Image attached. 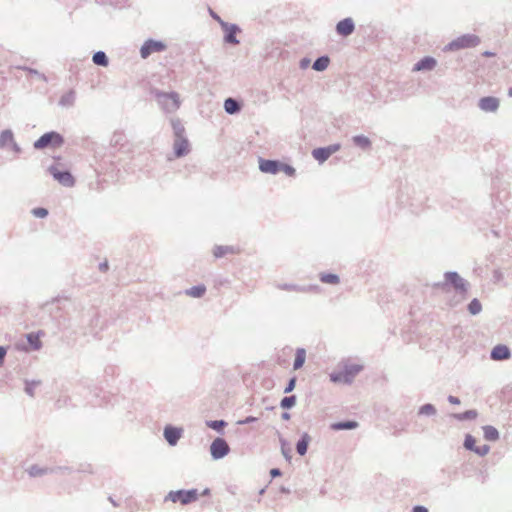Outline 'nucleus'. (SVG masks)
Wrapping results in <instances>:
<instances>
[{
    "mask_svg": "<svg viewBox=\"0 0 512 512\" xmlns=\"http://www.w3.org/2000/svg\"><path fill=\"white\" fill-rule=\"evenodd\" d=\"M155 98H156L158 105L166 113L176 112L181 105L180 96L177 92H174V91L164 92V91L157 90V91H155Z\"/></svg>",
    "mask_w": 512,
    "mask_h": 512,
    "instance_id": "nucleus-1",
    "label": "nucleus"
},
{
    "mask_svg": "<svg viewBox=\"0 0 512 512\" xmlns=\"http://www.w3.org/2000/svg\"><path fill=\"white\" fill-rule=\"evenodd\" d=\"M480 38L475 34H464L449 42L445 51H458L461 49L476 47L480 44Z\"/></svg>",
    "mask_w": 512,
    "mask_h": 512,
    "instance_id": "nucleus-2",
    "label": "nucleus"
},
{
    "mask_svg": "<svg viewBox=\"0 0 512 512\" xmlns=\"http://www.w3.org/2000/svg\"><path fill=\"white\" fill-rule=\"evenodd\" d=\"M362 370L359 364H346L343 371L330 374V380L334 383L351 384L354 377Z\"/></svg>",
    "mask_w": 512,
    "mask_h": 512,
    "instance_id": "nucleus-3",
    "label": "nucleus"
},
{
    "mask_svg": "<svg viewBox=\"0 0 512 512\" xmlns=\"http://www.w3.org/2000/svg\"><path fill=\"white\" fill-rule=\"evenodd\" d=\"M198 490L197 489H190V490H176V491H170L165 496V501H171V502H180L182 505H188L192 502H195L198 499Z\"/></svg>",
    "mask_w": 512,
    "mask_h": 512,
    "instance_id": "nucleus-4",
    "label": "nucleus"
},
{
    "mask_svg": "<svg viewBox=\"0 0 512 512\" xmlns=\"http://www.w3.org/2000/svg\"><path fill=\"white\" fill-rule=\"evenodd\" d=\"M64 143V138L61 134L55 131H50L43 134L37 139L33 146L37 150H42L48 147H60Z\"/></svg>",
    "mask_w": 512,
    "mask_h": 512,
    "instance_id": "nucleus-5",
    "label": "nucleus"
},
{
    "mask_svg": "<svg viewBox=\"0 0 512 512\" xmlns=\"http://www.w3.org/2000/svg\"><path fill=\"white\" fill-rule=\"evenodd\" d=\"M166 47V44L162 41L148 39L140 48L141 58L147 59L153 53L163 52Z\"/></svg>",
    "mask_w": 512,
    "mask_h": 512,
    "instance_id": "nucleus-6",
    "label": "nucleus"
},
{
    "mask_svg": "<svg viewBox=\"0 0 512 512\" xmlns=\"http://www.w3.org/2000/svg\"><path fill=\"white\" fill-rule=\"evenodd\" d=\"M229 452L230 447L225 439L218 437L212 441L210 445V454L214 460L224 458Z\"/></svg>",
    "mask_w": 512,
    "mask_h": 512,
    "instance_id": "nucleus-7",
    "label": "nucleus"
},
{
    "mask_svg": "<svg viewBox=\"0 0 512 512\" xmlns=\"http://www.w3.org/2000/svg\"><path fill=\"white\" fill-rule=\"evenodd\" d=\"M69 473L70 468L69 467H41L39 465H32L28 469V473L31 477H40L46 474H52V473Z\"/></svg>",
    "mask_w": 512,
    "mask_h": 512,
    "instance_id": "nucleus-8",
    "label": "nucleus"
},
{
    "mask_svg": "<svg viewBox=\"0 0 512 512\" xmlns=\"http://www.w3.org/2000/svg\"><path fill=\"white\" fill-rule=\"evenodd\" d=\"M49 172L53 178L65 187H72L75 184L74 177L69 171H60L56 166H50Z\"/></svg>",
    "mask_w": 512,
    "mask_h": 512,
    "instance_id": "nucleus-9",
    "label": "nucleus"
},
{
    "mask_svg": "<svg viewBox=\"0 0 512 512\" xmlns=\"http://www.w3.org/2000/svg\"><path fill=\"white\" fill-rule=\"evenodd\" d=\"M221 28L224 32V42L233 45L239 44V40L236 38L237 33L240 32L238 25L226 22L222 23Z\"/></svg>",
    "mask_w": 512,
    "mask_h": 512,
    "instance_id": "nucleus-10",
    "label": "nucleus"
},
{
    "mask_svg": "<svg viewBox=\"0 0 512 512\" xmlns=\"http://www.w3.org/2000/svg\"><path fill=\"white\" fill-rule=\"evenodd\" d=\"M183 429L172 425L164 428V438L170 446H175L182 437Z\"/></svg>",
    "mask_w": 512,
    "mask_h": 512,
    "instance_id": "nucleus-11",
    "label": "nucleus"
},
{
    "mask_svg": "<svg viewBox=\"0 0 512 512\" xmlns=\"http://www.w3.org/2000/svg\"><path fill=\"white\" fill-rule=\"evenodd\" d=\"M259 169L263 173L275 175L281 172V162L278 160L260 158Z\"/></svg>",
    "mask_w": 512,
    "mask_h": 512,
    "instance_id": "nucleus-12",
    "label": "nucleus"
},
{
    "mask_svg": "<svg viewBox=\"0 0 512 512\" xmlns=\"http://www.w3.org/2000/svg\"><path fill=\"white\" fill-rule=\"evenodd\" d=\"M499 106V99L493 96L482 97L478 101V107L484 112H496Z\"/></svg>",
    "mask_w": 512,
    "mask_h": 512,
    "instance_id": "nucleus-13",
    "label": "nucleus"
},
{
    "mask_svg": "<svg viewBox=\"0 0 512 512\" xmlns=\"http://www.w3.org/2000/svg\"><path fill=\"white\" fill-rule=\"evenodd\" d=\"M444 277L446 282L452 284L455 289L462 292L467 291L468 283L457 272H446Z\"/></svg>",
    "mask_w": 512,
    "mask_h": 512,
    "instance_id": "nucleus-14",
    "label": "nucleus"
},
{
    "mask_svg": "<svg viewBox=\"0 0 512 512\" xmlns=\"http://www.w3.org/2000/svg\"><path fill=\"white\" fill-rule=\"evenodd\" d=\"M355 30V24L352 18H345L336 24V32L343 37L350 36Z\"/></svg>",
    "mask_w": 512,
    "mask_h": 512,
    "instance_id": "nucleus-15",
    "label": "nucleus"
},
{
    "mask_svg": "<svg viewBox=\"0 0 512 512\" xmlns=\"http://www.w3.org/2000/svg\"><path fill=\"white\" fill-rule=\"evenodd\" d=\"M511 357V351L508 346L503 344L496 345L490 353V358L494 361L507 360Z\"/></svg>",
    "mask_w": 512,
    "mask_h": 512,
    "instance_id": "nucleus-16",
    "label": "nucleus"
},
{
    "mask_svg": "<svg viewBox=\"0 0 512 512\" xmlns=\"http://www.w3.org/2000/svg\"><path fill=\"white\" fill-rule=\"evenodd\" d=\"M174 153L176 157L180 158L189 152V142L186 137H179L174 139Z\"/></svg>",
    "mask_w": 512,
    "mask_h": 512,
    "instance_id": "nucleus-17",
    "label": "nucleus"
},
{
    "mask_svg": "<svg viewBox=\"0 0 512 512\" xmlns=\"http://www.w3.org/2000/svg\"><path fill=\"white\" fill-rule=\"evenodd\" d=\"M437 65V61L435 58L431 56H426L420 59L413 67V71H431Z\"/></svg>",
    "mask_w": 512,
    "mask_h": 512,
    "instance_id": "nucleus-18",
    "label": "nucleus"
},
{
    "mask_svg": "<svg viewBox=\"0 0 512 512\" xmlns=\"http://www.w3.org/2000/svg\"><path fill=\"white\" fill-rule=\"evenodd\" d=\"M278 288L281 290L295 291V292H300V293H307V292L316 291L319 289V287L315 286V285L300 286V285L287 284V283L279 284Z\"/></svg>",
    "mask_w": 512,
    "mask_h": 512,
    "instance_id": "nucleus-19",
    "label": "nucleus"
},
{
    "mask_svg": "<svg viewBox=\"0 0 512 512\" xmlns=\"http://www.w3.org/2000/svg\"><path fill=\"white\" fill-rule=\"evenodd\" d=\"M224 110L227 114L230 115L237 114L241 110V104L234 98H227L224 101Z\"/></svg>",
    "mask_w": 512,
    "mask_h": 512,
    "instance_id": "nucleus-20",
    "label": "nucleus"
},
{
    "mask_svg": "<svg viewBox=\"0 0 512 512\" xmlns=\"http://www.w3.org/2000/svg\"><path fill=\"white\" fill-rule=\"evenodd\" d=\"M359 426V423L354 420L340 421L331 424V429L334 431L340 430H353Z\"/></svg>",
    "mask_w": 512,
    "mask_h": 512,
    "instance_id": "nucleus-21",
    "label": "nucleus"
},
{
    "mask_svg": "<svg viewBox=\"0 0 512 512\" xmlns=\"http://www.w3.org/2000/svg\"><path fill=\"white\" fill-rule=\"evenodd\" d=\"M14 141L15 139L12 130L5 129L0 133V148L8 149Z\"/></svg>",
    "mask_w": 512,
    "mask_h": 512,
    "instance_id": "nucleus-22",
    "label": "nucleus"
},
{
    "mask_svg": "<svg viewBox=\"0 0 512 512\" xmlns=\"http://www.w3.org/2000/svg\"><path fill=\"white\" fill-rule=\"evenodd\" d=\"M311 441V437L308 433H303L301 438L296 443V451L299 455L303 456L307 453L308 445Z\"/></svg>",
    "mask_w": 512,
    "mask_h": 512,
    "instance_id": "nucleus-23",
    "label": "nucleus"
},
{
    "mask_svg": "<svg viewBox=\"0 0 512 512\" xmlns=\"http://www.w3.org/2000/svg\"><path fill=\"white\" fill-rule=\"evenodd\" d=\"M76 100V93L74 90H70L63 94L59 100V105L64 108H71Z\"/></svg>",
    "mask_w": 512,
    "mask_h": 512,
    "instance_id": "nucleus-24",
    "label": "nucleus"
},
{
    "mask_svg": "<svg viewBox=\"0 0 512 512\" xmlns=\"http://www.w3.org/2000/svg\"><path fill=\"white\" fill-rule=\"evenodd\" d=\"M352 141L355 146L359 147L360 149H362L364 151L369 150L372 146L371 140L365 135L353 136Z\"/></svg>",
    "mask_w": 512,
    "mask_h": 512,
    "instance_id": "nucleus-25",
    "label": "nucleus"
},
{
    "mask_svg": "<svg viewBox=\"0 0 512 512\" xmlns=\"http://www.w3.org/2000/svg\"><path fill=\"white\" fill-rule=\"evenodd\" d=\"M329 63L330 58L328 56H320L313 62L312 68L315 71L322 72L328 68Z\"/></svg>",
    "mask_w": 512,
    "mask_h": 512,
    "instance_id": "nucleus-26",
    "label": "nucleus"
},
{
    "mask_svg": "<svg viewBox=\"0 0 512 512\" xmlns=\"http://www.w3.org/2000/svg\"><path fill=\"white\" fill-rule=\"evenodd\" d=\"M234 253H236V249L233 246L218 245V246H215V248L213 250V255L216 258H221V257L225 256L226 254H234Z\"/></svg>",
    "mask_w": 512,
    "mask_h": 512,
    "instance_id": "nucleus-27",
    "label": "nucleus"
},
{
    "mask_svg": "<svg viewBox=\"0 0 512 512\" xmlns=\"http://www.w3.org/2000/svg\"><path fill=\"white\" fill-rule=\"evenodd\" d=\"M92 61L94 64L102 67H106L109 64V59L105 52L97 51L93 54Z\"/></svg>",
    "mask_w": 512,
    "mask_h": 512,
    "instance_id": "nucleus-28",
    "label": "nucleus"
},
{
    "mask_svg": "<svg viewBox=\"0 0 512 512\" xmlns=\"http://www.w3.org/2000/svg\"><path fill=\"white\" fill-rule=\"evenodd\" d=\"M312 156L319 163L325 162L330 157L329 152L327 151V149L325 147H319V148L313 149Z\"/></svg>",
    "mask_w": 512,
    "mask_h": 512,
    "instance_id": "nucleus-29",
    "label": "nucleus"
},
{
    "mask_svg": "<svg viewBox=\"0 0 512 512\" xmlns=\"http://www.w3.org/2000/svg\"><path fill=\"white\" fill-rule=\"evenodd\" d=\"M484 438L488 441H496L499 439L498 430L490 425H486L483 427Z\"/></svg>",
    "mask_w": 512,
    "mask_h": 512,
    "instance_id": "nucleus-30",
    "label": "nucleus"
},
{
    "mask_svg": "<svg viewBox=\"0 0 512 512\" xmlns=\"http://www.w3.org/2000/svg\"><path fill=\"white\" fill-rule=\"evenodd\" d=\"M206 292L204 285L193 286L185 291V294L193 298H201Z\"/></svg>",
    "mask_w": 512,
    "mask_h": 512,
    "instance_id": "nucleus-31",
    "label": "nucleus"
},
{
    "mask_svg": "<svg viewBox=\"0 0 512 512\" xmlns=\"http://www.w3.org/2000/svg\"><path fill=\"white\" fill-rule=\"evenodd\" d=\"M171 125L175 138L185 137V128L179 119H171Z\"/></svg>",
    "mask_w": 512,
    "mask_h": 512,
    "instance_id": "nucleus-32",
    "label": "nucleus"
},
{
    "mask_svg": "<svg viewBox=\"0 0 512 512\" xmlns=\"http://www.w3.org/2000/svg\"><path fill=\"white\" fill-rule=\"evenodd\" d=\"M305 358H306L305 350L303 348L297 349L296 355H295V359H294V363H293V368L295 370L300 369L303 366L304 362H305Z\"/></svg>",
    "mask_w": 512,
    "mask_h": 512,
    "instance_id": "nucleus-33",
    "label": "nucleus"
},
{
    "mask_svg": "<svg viewBox=\"0 0 512 512\" xmlns=\"http://www.w3.org/2000/svg\"><path fill=\"white\" fill-rule=\"evenodd\" d=\"M26 339L31 346L32 350L37 351L42 347V342L39 339V335L35 333H28Z\"/></svg>",
    "mask_w": 512,
    "mask_h": 512,
    "instance_id": "nucleus-34",
    "label": "nucleus"
},
{
    "mask_svg": "<svg viewBox=\"0 0 512 512\" xmlns=\"http://www.w3.org/2000/svg\"><path fill=\"white\" fill-rule=\"evenodd\" d=\"M320 280L323 283L332 284V285L338 284L340 281L339 276L336 274H332V273L320 274Z\"/></svg>",
    "mask_w": 512,
    "mask_h": 512,
    "instance_id": "nucleus-35",
    "label": "nucleus"
},
{
    "mask_svg": "<svg viewBox=\"0 0 512 512\" xmlns=\"http://www.w3.org/2000/svg\"><path fill=\"white\" fill-rule=\"evenodd\" d=\"M437 410L434 405L427 403L422 405L418 410V415H424V416H434L436 415Z\"/></svg>",
    "mask_w": 512,
    "mask_h": 512,
    "instance_id": "nucleus-36",
    "label": "nucleus"
},
{
    "mask_svg": "<svg viewBox=\"0 0 512 512\" xmlns=\"http://www.w3.org/2000/svg\"><path fill=\"white\" fill-rule=\"evenodd\" d=\"M478 413L476 410H467L463 413L454 414V418L459 421L472 420L477 417Z\"/></svg>",
    "mask_w": 512,
    "mask_h": 512,
    "instance_id": "nucleus-37",
    "label": "nucleus"
},
{
    "mask_svg": "<svg viewBox=\"0 0 512 512\" xmlns=\"http://www.w3.org/2000/svg\"><path fill=\"white\" fill-rule=\"evenodd\" d=\"M296 400H297V398L295 395L286 396L281 399L280 407L283 409H291L292 407L295 406Z\"/></svg>",
    "mask_w": 512,
    "mask_h": 512,
    "instance_id": "nucleus-38",
    "label": "nucleus"
},
{
    "mask_svg": "<svg viewBox=\"0 0 512 512\" xmlns=\"http://www.w3.org/2000/svg\"><path fill=\"white\" fill-rule=\"evenodd\" d=\"M206 425L217 432H222L227 423L224 420H210L206 422Z\"/></svg>",
    "mask_w": 512,
    "mask_h": 512,
    "instance_id": "nucleus-39",
    "label": "nucleus"
},
{
    "mask_svg": "<svg viewBox=\"0 0 512 512\" xmlns=\"http://www.w3.org/2000/svg\"><path fill=\"white\" fill-rule=\"evenodd\" d=\"M481 310H482V305H481L480 301L476 298L471 300V302L468 305L469 313L472 315H477L481 312Z\"/></svg>",
    "mask_w": 512,
    "mask_h": 512,
    "instance_id": "nucleus-40",
    "label": "nucleus"
},
{
    "mask_svg": "<svg viewBox=\"0 0 512 512\" xmlns=\"http://www.w3.org/2000/svg\"><path fill=\"white\" fill-rule=\"evenodd\" d=\"M40 383H41V382H40L39 380H37V381H36V380H33V381H28V380H26V381H25V389H24V390H25V392H26L29 396L33 397V396H34V389H35V387H37L38 385H40Z\"/></svg>",
    "mask_w": 512,
    "mask_h": 512,
    "instance_id": "nucleus-41",
    "label": "nucleus"
},
{
    "mask_svg": "<svg viewBox=\"0 0 512 512\" xmlns=\"http://www.w3.org/2000/svg\"><path fill=\"white\" fill-rule=\"evenodd\" d=\"M475 443H476V440H475V438L472 435L467 434L465 436V440H464V447H465V449L474 452L476 447H477L475 445Z\"/></svg>",
    "mask_w": 512,
    "mask_h": 512,
    "instance_id": "nucleus-42",
    "label": "nucleus"
},
{
    "mask_svg": "<svg viewBox=\"0 0 512 512\" xmlns=\"http://www.w3.org/2000/svg\"><path fill=\"white\" fill-rule=\"evenodd\" d=\"M280 443H281V451H282L283 456L287 460H289L291 458V455H290L291 449L286 447L288 445L287 441L283 438H280Z\"/></svg>",
    "mask_w": 512,
    "mask_h": 512,
    "instance_id": "nucleus-43",
    "label": "nucleus"
},
{
    "mask_svg": "<svg viewBox=\"0 0 512 512\" xmlns=\"http://www.w3.org/2000/svg\"><path fill=\"white\" fill-rule=\"evenodd\" d=\"M31 212L37 218H45L48 215V210L42 207L34 208Z\"/></svg>",
    "mask_w": 512,
    "mask_h": 512,
    "instance_id": "nucleus-44",
    "label": "nucleus"
},
{
    "mask_svg": "<svg viewBox=\"0 0 512 512\" xmlns=\"http://www.w3.org/2000/svg\"><path fill=\"white\" fill-rule=\"evenodd\" d=\"M490 447L488 445L477 446L474 453L479 456H485L489 453Z\"/></svg>",
    "mask_w": 512,
    "mask_h": 512,
    "instance_id": "nucleus-45",
    "label": "nucleus"
},
{
    "mask_svg": "<svg viewBox=\"0 0 512 512\" xmlns=\"http://www.w3.org/2000/svg\"><path fill=\"white\" fill-rule=\"evenodd\" d=\"M281 171L284 172L288 176H293L295 174V169L288 165L281 162Z\"/></svg>",
    "mask_w": 512,
    "mask_h": 512,
    "instance_id": "nucleus-46",
    "label": "nucleus"
},
{
    "mask_svg": "<svg viewBox=\"0 0 512 512\" xmlns=\"http://www.w3.org/2000/svg\"><path fill=\"white\" fill-rule=\"evenodd\" d=\"M295 385H296V378L293 377L291 378L289 381H288V384L287 386L285 387L284 389V393H290L294 390L295 388Z\"/></svg>",
    "mask_w": 512,
    "mask_h": 512,
    "instance_id": "nucleus-47",
    "label": "nucleus"
},
{
    "mask_svg": "<svg viewBox=\"0 0 512 512\" xmlns=\"http://www.w3.org/2000/svg\"><path fill=\"white\" fill-rule=\"evenodd\" d=\"M325 148L327 149V151L329 152V155L331 156L332 154H334L335 152L340 150L341 145L337 143V144L329 145Z\"/></svg>",
    "mask_w": 512,
    "mask_h": 512,
    "instance_id": "nucleus-48",
    "label": "nucleus"
},
{
    "mask_svg": "<svg viewBox=\"0 0 512 512\" xmlns=\"http://www.w3.org/2000/svg\"><path fill=\"white\" fill-rule=\"evenodd\" d=\"M24 70L28 71L30 74H33V75H37L40 79H42L43 81H46V77L44 74H41L39 73L37 70L35 69H32V68H27V67H24L23 68Z\"/></svg>",
    "mask_w": 512,
    "mask_h": 512,
    "instance_id": "nucleus-49",
    "label": "nucleus"
},
{
    "mask_svg": "<svg viewBox=\"0 0 512 512\" xmlns=\"http://www.w3.org/2000/svg\"><path fill=\"white\" fill-rule=\"evenodd\" d=\"M255 421H257V418H256V417H254V416H248V417H246L245 419L238 421L237 423H238L239 425H245V424L253 423V422H255Z\"/></svg>",
    "mask_w": 512,
    "mask_h": 512,
    "instance_id": "nucleus-50",
    "label": "nucleus"
},
{
    "mask_svg": "<svg viewBox=\"0 0 512 512\" xmlns=\"http://www.w3.org/2000/svg\"><path fill=\"white\" fill-rule=\"evenodd\" d=\"M209 13H210L211 17H212L214 20H216V21L219 23V25H220L221 27H222V23H226V22H225L224 20H222V19H221V17H220L217 13H215L212 9H209Z\"/></svg>",
    "mask_w": 512,
    "mask_h": 512,
    "instance_id": "nucleus-51",
    "label": "nucleus"
},
{
    "mask_svg": "<svg viewBox=\"0 0 512 512\" xmlns=\"http://www.w3.org/2000/svg\"><path fill=\"white\" fill-rule=\"evenodd\" d=\"M9 150L13 151L15 154H20L21 153V148L20 146L16 143V141H14L8 148Z\"/></svg>",
    "mask_w": 512,
    "mask_h": 512,
    "instance_id": "nucleus-52",
    "label": "nucleus"
},
{
    "mask_svg": "<svg viewBox=\"0 0 512 512\" xmlns=\"http://www.w3.org/2000/svg\"><path fill=\"white\" fill-rule=\"evenodd\" d=\"M448 402L450 404H453V405H458L460 404V399L456 396H452V395H449L448 398H447Z\"/></svg>",
    "mask_w": 512,
    "mask_h": 512,
    "instance_id": "nucleus-53",
    "label": "nucleus"
},
{
    "mask_svg": "<svg viewBox=\"0 0 512 512\" xmlns=\"http://www.w3.org/2000/svg\"><path fill=\"white\" fill-rule=\"evenodd\" d=\"M310 64V60L308 58H302L300 60L299 66L301 69H306Z\"/></svg>",
    "mask_w": 512,
    "mask_h": 512,
    "instance_id": "nucleus-54",
    "label": "nucleus"
},
{
    "mask_svg": "<svg viewBox=\"0 0 512 512\" xmlns=\"http://www.w3.org/2000/svg\"><path fill=\"white\" fill-rule=\"evenodd\" d=\"M6 348L3 347V346H0V367L3 365L4 363V358H5V355H6Z\"/></svg>",
    "mask_w": 512,
    "mask_h": 512,
    "instance_id": "nucleus-55",
    "label": "nucleus"
},
{
    "mask_svg": "<svg viewBox=\"0 0 512 512\" xmlns=\"http://www.w3.org/2000/svg\"><path fill=\"white\" fill-rule=\"evenodd\" d=\"M108 269H109V265H108L107 261H104V262L99 264V270L101 272H107Z\"/></svg>",
    "mask_w": 512,
    "mask_h": 512,
    "instance_id": "nucleus-56",
    "label": "nucleus"
},
{
    "mask_svg": "<svg viewBox=\"0 0 512 512\" xmlns=\"http://www.w3.org/2000/svg\"><path fill=\"white\" fill-rule=\"evenodd\" d=\"M282 473H281V470L278 469V468H273L270 470V475L275 478V477H278L280 476Z\"/></svg>",
    "mask_w": 512,
    "mask_h": 512,
    "instance_id": "nucleus-57",
    "label": "nucleus"
},
{
    "mask_svg": "<svg viewBox=\"0 0 512 512\" xmlns=\"http://www.w3.org/2000/svg\"><path fill=\"white\" fill-rule=\"evenodd\" d=\"M412 512H429V511L426 507L417 505V506L413 507Z\"/></svg>",
    "mask_w": 512,
    "mask_h": 512,
    "instance_id": "nucleus-58",
    "label": "nucleus"
},
{
    "mask_svg": "<svg viewBox=\"0 0 512 512\" xmlns=\"http://www.w3.org/2000/svg\"><path fill=\"white\" fill-rule=\"evenodd\" d=\"M482 55H483L484 57H493V56H495L496 54H495L494 52H491V51H488V50H487V51H484V52L482 53Z\"/></svg>",
    "mask_w": 512,
    "mask_h": 512,
    "instance_id": "nucleus-59",
    "label": "nucleus"
},
{
    "mask_svg": "<svg viewBox=\"0 0 512 512\" xmlns=\"http://www.w3.org/2000/svg\"><path fill=\"white\" fill-rule=\"evenodd\" d=\"M281 417H282L283 420H289L290 419V414L288 412H284Z\"/></svg>",
    "mask_w": 512,
    "mask_h": 512,
    "instance_id": "nucleus-60",
    "label": "nucleus"
},
{
    "mask_svg": "<svg viewBox=\"0 0 512 512\" xmlns=\"http://www.w3.org/2000/svg\"><path fill=\"white\" fill-rule=\"evenodd\" d=\"M210 494V489L209 488H206L202 491L201 495L202 496H206V495H209Z\"/></svg>",
    "mask_w": 512,
    "mask_h": 512,
    "instance_id": "nucleus-61",
    "label": "nucleus"
},
{
    "mask_svg": "<svg viewBox=\"0 0 512 512\" xmlns=\"http://www.w3.org/2000/svg\"><path fill=\"white\" fill-rule=\"evenodd\" d=\"M109 501L113 504V506H118V504L111 497H109Z\"/></svg>",
    "mask_w": 512,
    "mask_h": 512,
    "instance_id": "nucleus-62",
    "label": "nucleus"
},
{
    "mask_svg": "<svg viewBox=\"0 0 512 512\" xmlns=\"http://www.w3.org/2000/svg\"><path fill=\"white\" fill-rule=\"evenodd\" d=\"M509 95L512 96V88L509 90Z\"/></svg>",
    "mask_w": 512,
    "mask_h": 512,
    "instance_id": "nucleus-63",
    "label": "nucleus"
}]
</instances>
